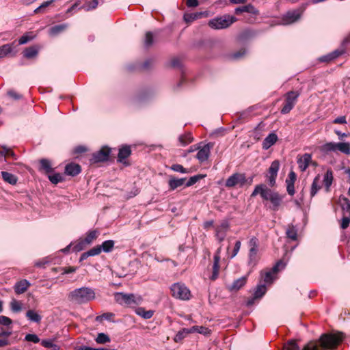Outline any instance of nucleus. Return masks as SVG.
I'll return each mask as SVG.
<instances>
[{"mask_svg":"<svg viewBox=\"0 0 350 350\" xmlns=\"http://www.w3.org/2000/svg\"><path fill=\"white\" fill-rule=\"evenodd\" d=\"M54 2V0H50L47 1L43 2L39 7H38L35 10L34 13L37 14L42 11L43 9L49 6L52 3Z\"/></svg>","mask_w":350,"mask_h":350,"instance_id":"nucleus-49","label":"nucleus"},{"mask_svg":"<svg viewBox=\"0 0 350 350\" xmlns=\"http://www.w3.org/2000/svg\"><path fill=\"white\" fill-rule=\"evenodd\" d=\"M333 176H324L323 180H322V185L323 184L325 187L326 191H329V188L332 184Z\"/></svg>","mask_w":350,"mask_h":350,"instance_id":"nucleus-51","label":"nucleus"},{"mask_svg":"<svg viewBox=\"0 0 350 350\" xmlns=\"http://www.w3.org/2000/svg\"><path fill=\"white\" fill-rule=\"evenodd\" d=\"M186 334V329H183V330L180 331L176 334V335L174 337V341L178 342H180L181 340H183L187 335Z\"/></svg>","mask_w":350,"mask_h":350,"instance_id":"nucleus-53","label":"nucleus"},{"mask_svg":"<svg viewBox=\"0 0 350 350\" xmlns=\"http://www.w3.org/2000/svg\"><path fill=\"white\" fill-rule=\"evenodd\" d=\"M109 337L104 333L98 334L96 338V342L98 344H105L109 342Z\"/></svg>","mask_w":350,"mask_h":350,"instance_id":"nucleus-41","label":"nucleus"},{"mask_svg":"<svg viewBox=\"0 0 350 350\" xmlns=\"http://www.w3.org/2000/svg\"><path fill=\"white\" fill-rule=\"evenodd\" d=\"M221 252V247H219L217 251L215 252L213 257V271L212 275L210 277V279L211 280H215L218 276L219 273V262H220V254Z\"/></svg>","mask_w":350,"mask_h":350,"instance_id":"nucleus-14","label":"nucleus"},{"mask_svg":"<svg viewBox=\"0 0 350 350\" xmlns=\"http://www.w3.org/2000/svg\"><path fill=\"white\" fill-rule=\"evenodd\" d=\"M284 350H299V347L294 340L288 341L284 347Z\"/></svg>","mask_w":350,"mask_h":350,"instance_id":"nucleus-47","label":"nucleus"},{"mask_svg":"<svg viewBox=\"0 0 350 350\" xmlns=\"http://www.w3.org/2000/svg\"><path fill=\"white\" fill-rule=\"evenodd\" d=\"M101 252V247H99V245H97L90 250H88L86 252H84L81 254L80 257V261H83L88 258L89 256H94L98 255Z\"/></svg>","mask_w":350,"mask_h":350,"instance_id":"nucleus-27","label":"nucleus"},{"mask_svg":"<svg viewBox=\"0 0 350 350\" xmlns=\"http://www.w3.org/2000/svg\"><path fill=\"white\" fill-rule=\"evenodd\" d=\"M349 221H350V220L349 218H347V217L342 218V222H341V228L342 229H346L349 225Z\"/></svg>","mask_w":350,"mask_h":350,"instance_id":"nucleus-64","label":"nucleus"},{"mask_svg":"<svg viewBox=\"0 0 350 350\" xmlns=\"http://www.w3.org/2000/svg\"><path fill=\"white\" fill-rule=\"evenodd\" d=\"M40 48L38 46H32L26 48L23 51V55L27 59L36 57L38 54Z\"/></svg>","mask_w":350,"mask_h":350,"instance_id":"nucleus-26","label":"nucleus"},{"mask_svg":"<svg viewBox=\"0 0 350 350\" xmlns=\"http://www.w3.org/2000/svg\"><path fill=\"white\" fill-rule=\"evenodd\" d=\"M249 246L250 247V250L258 249V240L256 237H253L250 239L249 241Z\"/></svg>","mask_w":350,"mask_h":350,"instance_id":"nucleus-55","label":"nucleus"},{"mask_svg":"<svg viewBox=\"0 0 350 350\" xmlns=\"http://www.w3.org/2000/svg\"><path fill=\"white\" fill-rule=\"evenodd\" d=\"M237 21L234 16L224 15L221 17L215 18L208 22L210 27L214 29H221L228 27Z\"/></svg>","mask_w":350,"mask_h":350,"instance_id":"nucleus-5","label":"nucleus"},{"mask_svg":"<svg viewBox=\"0 0 350 350\" xmlns=\"http://www.w3.org/2000/svg\"><path fill=\"white\" fill-rule=\"evenodd\" d=\"M193 140V138L191 133H185V134L180 135L178 137L179 143L183 146L188 145L191 143Z\"/></svg>","mask_w":350,"mask_h":350,"instance_id":"nucleus-31","label":"nucleus"},{"mask_svg":"<svg viewBox=\"0 0 350 350\" xmlns=\"http://www.w3.org/2000/svg\"><path fill=\"white\" fill-rule=\"evenodd\" d=\"M344 338L345 334L340 332L323 334L319 340L308 342L303 350H334Z\"/></svg>","mask_w":350,"mask_h":350,"instance_id":"nucleus-1","label":"nucleus"},{"mask_svg":"<svg viewBox=\"0 0 350 350\" xmlns=\"http://www.w3.org/2000/svg\"><path fill=\"white\" fill-rule=\"evenodd\" d=\"M2 178L5 183L11 185H15L17 182L16 176H2Z\"/></svg>","mask_w":350,"mask_h":350,"instance_id":"nucleus-57","label":"nucleus"},{"mask_svg":"<svg viewBox=\"0 0 350 350\" xmlns=\"http://www.w3.org/2000/svg\"><path fill=\"white\" fill-rule=\"evenodd\" d=\"M228 229L229 224L227 221H223L220 225L216 227L215 235L219 242H221L224 240Z\"/></svg>","mask_w":350,"mask_h":350,"instance_id":"nucleus-16","label":"nucleus"},{"mask_svg":"<svg viewBox=\"0 0 350 350\" xmlns=\"http://www.w3.org/2000/svg\"><path fill=\"white\" fill-rule=\"evenodd\" d=\"M267 292V287L265 284L258 285L255 289L254 299H260Z\"/></svg>","mask_w":350,"mask_h":350,"instance_id":"nucleus-35","label":"nucleus"},{"mask_svg":"<svg viewBox=\"0 0 350 350\" xmlns=\"http://www.w3.org/2000/svg\"><path fill=\"white\" fill-rule=\"evenodd\" d=\"M297 163L301 172H304L310 166H316L317 163L312 159V155L309 153L298 154L297 157Z\"/></svg>","mask_w":350,"mask_h":350,"instance_id":"nucleus-10","label":"nucleus"},{"mask_svg":"<svg viewBox=\"0 0 350 350\" xmlns=\"http://www.w3.org/2000/svg\"><path fill=\"white\" fill-rule=\"evenodd\" d=\"M258 194H260L264 200L270 202L271 204V208L273 211L278 210L284 198V196L271 190L265 185H258L256 186L252 193V196L254 197Z\"/></svg>","mask_w":350,"mask_h":350,"instance_id":"nucleus-2","label":"nucleus"},{"mask_svg":"<svg viewBox=\"0 0 350 350\" xmlns=\"http://www.w3.org/2000/svg\"><path fill=\"white\" fill-rule=\"evenodd\" d=\"M12 323V320L5 317V316H0V324L3 325H9Z\"/></svg>","mask_w":350,"mask_h":350,"instance_id":"nucleus-60","label":"nucleus"},{"mask_svg":"<svg viewBox=\"0 0 350 350\" xmlns=\"http://www.w3.org/2000/svg\"><path fill=\"white\" fill-rule=\"evenodd\" d=\"M101 3L103 2V0H100ZM99 4V0H92L86 3V5L83 7V8L86 11H90L91 10L95 9L98 5Z\"/></svg>","mask_w":350,"mask_h":350,"instance_id":"nucleus-40","label":"nucleus"},{"mask_svg":"<svg viewBox=\"0 0 350 350\" xmlns=\"http://www.w3.org/2000/svg\"><path fill=\"white\" fill-rule=\"evenodd\" d=\"M247 281V277L243 276L235 280L232 284L228 286V289L230 291H237L245 285Z\"/></svg>","mask_w":350,"mask_h":350,"instance_id":"nucleus-20","label":"nucleus"},{"mask_svg":"<svg viewBox=\"0 0 350 350\" xmlns=\"http://www.w3.org/2000/svg\"><path fill=\"white\" fill-rule=\"evenodd\" d=\"M41 345L46 348H51L54 343L51 340H42Z\"/></svg>","mask_w":350,"mask_h":350,"instance_id":"nucleus-61","label":"nucleus"},{"mask_svg":"<svg viewBox=\"0 0 350 350\" xmlns=\"http://www.w3.org/2000/svg\"><path fill=\"white\" fill-rule=\"evenodd\" d=\"M33 36H30L28 33L23 35L18 40V44H24L33 39Z\"/></svg>","mask_w":350,"mask_h":350,"instance_id":"nucleus-48","label":"nucleus"},{"mask_svg":"<svg viewBox=\"0 0 350 350\" xmlns=\"http://www.w3.org/2000/svg\"><path fill=\"white\" fill-rule=\"evenodd\" d=\"M26 317L29 320L36 323H39L42 319L41 316L33 310H28Z\"/></svg>","mask_w":350,"mask_h":350,"instance_id":"nucleus-34","label":"nucleus"},{"mask_svg":"<svg viewBox=\"0 0 350 350\" xmlns=\"http://www.w3.org/2000/svg\"><path fill=\"white\" fill-rule=\"evenodd\" d=\"M135 313L144 319H149L153 316L154 311L152 310H146L144 308L139 307L135 309Z\"/></svg>","mask_w":350,"mask_h":350,"instance_id":"nucleus-29","label":"nucleus"},{"mask_svg":"<svg viewBox=\"0 0 350 350\" xmlns=\"http://www.w3.org/2000/svg\"><path fill=\"white\" fill-rule=\"evenodd\" d=\"M203 176H191L190 179L186 182L185 178L175 179L172 178L170 180V186L172 189H176L180 186L185 185L186 187H189L193 184H195L199 179V178H202Z\"/></svg>","mask_w":350,"mask_h":350,"instance_id":"nucleus-12","label":"nucleus"},{"mask_svg":"<svg viewBox=\"0 0 350 350\" xmlns=\"http://www.w3.org/2000/svg\"><path fill=\"white\" fill-rule=\"evenodd\" d=\"M31 283L26 279L18 281L14 286V290L16 294L21 295L25 293L30 287Z\"/></svg>","mask_w":350,"mask_h":350,"instance_id":"nucleus-18","label":"nucleus"},{"mask_svg":"<svg viewBox=\"0 0 350 350\" xmlns=\"http://www.w3.org/2000/svg\"><path fill=\"white\" fill-rule=\"evenodd\" d=\"M67 27L68 24L66 23L57 25L50 28L49 33L51 36H56L62 32L64 31Z\"/></svg>","mask_w":350,"mask_h":350,"instance_id":"nucleus-25","label":"nucleus"},{"mask_svg":"<svg viewBox=\"0 0 350 350\" xmlns=\"http://www.w3.org/2000/svg\"><path fill=\"white\" fill-rule=\"evenodd\" d=\"M40 170H42V172H44L46 174H50L53 172V170L49 160L42 159L40 161Z\"/></svg>","mask_w":350,"mask_h":350,"instance_id":"nucleus-30","label":"nucleus"},{"mask_svg":"<svg viewBox=\"0 0 350 350\" xmlns=\"http://www.w3.org/2000/svg\"><path fill=\"white\" fill-rule=\"evenodd\" d=\"M198 150L196 158L201 163L206 161L210 155L211 145L209 144H205Z\"/></svg>","mask_w":350,"mask_h":350,"instance_id":"nucleus-17","label":"nucleus"},{"mask_svg":"<svg viewBox=\"0 0 350 350\" xmlns=\"http://www.w3.org/2000/svg\"><path fill=\"white\" fill-rule=\"evenodd\" d=\"M51 183L57 185L64 180V176H48Z\"/></svg>","mask_w":350,"mask_h":350,"instance_id":"nucleus-58","label":"nucleus"},{"mask_svg":"<svg viewBox=\"0 0 350 350\" xmlns=\"http://www.w3.org/2000/svg\"><path fill=\"white\" fill-rule=\"evenodd\" d=\"M0 155L4 158L12 157L14 159H16L14 152L5 146H2V150H0Z\"/></svg>","mask_w":350,"mask_h":350,"instance_id":"nucleus-37","label":"nucleus"},{"mask_svg":"<svg viewBox=\"0 0 350 350\" xmlns=\"http://www.w3.org/2000/svg\"><path fill=\"white\" fill-rule=\"evenodd\" d=\"M10 305L14 312H18L22 310V303L16 299H12Z\"/></svg>","mask_w":350,"mask_h":350,"instance_id":"nucleus-39","label":"nucleus"},{"mask_svg":"<svg viewBox=\"0 0 350 350\" xmlns=\"http://www.w3.org/2000/svg\"><path fill=\"white\" fill-rule=\"evenodd\" d=\"M345 53V49L344 46L342 45L340 49H337L335 51H332V53H330L326 55L322 56L320 58V60L321 62H329L331 60H333V59L338 57L339 56L342 55Z\"/></svg>","mask_w":350,"mask_h":350,"instance_id":"nucleus-19","label":"nucleus"},{"mask_svg":"<svg viewBox=\"0 0 350 350\" xmlns=\"http://www.w3.org/2000/svg\"><path fill=\"white\" fill-rule=\"evenodd\" d=\"M172 297L181 300H189L191 298V291L183 283L177 282L170 287Z\"/></svg>","mask_w":350,"mask_h":350,"instance_id":"nucleus-6","label":"nucleus"},{"mask_svg":"<svg viewBox=\"0 0 350 350\" xmlns=\"http://www.w3.org/2000/svg\"><path fill=\"white\" fill-rule=\"evenodd\" d=\"M296 181V176H289L286 180V190L290 196H293L295 193V183Z\"/></svg>","mask_w":350,"mask_h":350,"instance_id":"nucleus-28","label":"nucleus"},{"mask_svg":"<svg viewBox=\"0 0 350 350\" xmlns=\"http://www.w3.org/2000/svg\"><path fill=\"white\" fill-rule=\"evenodd\" d=\"M101 247V251L105 252H109L112 250L114 247V241L112 240H107L104 241L102 245H99Z\"/></svg>","mask_w":350,"mask_h":350,"instance_id":"nucleus-36","label":"nucleus"},{"mask_svg":"<svg viewBox=\"0 0 350 350\" xmlns=\"http://www.w3.org/2000/svg\"><path fill=\"white\" fill-rule=\"evenodd\" d=\"M299 96L298 92L291 91L286 94L285 102L281 110L282 113L286 114L289 113L294 107L297 99Z\"/></svg>","mask_w":350,"mask_h":350,"instance_id":"nucleus-8","label":"nucleus"},{"mask_svg":"<svg viewBox=\"0 0 350 350\" xmlns=\"http://www.w3.org/2000/svg\"><path fill=\"white\" fill-rule=\"evenodd\" d=\"M241 243L240 241H237L236 243H235V245H234V249H233V252H232V254L231 255V258H234L235 256H237V254H238L240 248H241Z\"/></svg>","mask_w":350,"mask_h":350,"instance_id":"nucleus-59","label":"nucleus"},{"mask_svg":"<svg viewBox=\"0 0 350 350\" xmlns=\"http://www.w3.org/2000/svg\"><path fill=\"white\" fill-rule=\"evenodd\" d=\"M96 297L94 291L89 287H81L70 291L68 294V299L75 304H83L88 303Z\"/></svg>","mask_w":350,"mask_h":350,"instance_id":"nucleus-3","label":"nucleus"},{"mask_svg":"<svg viewBox=\"0 0 350 350\" xmlns=\"http://www.w3.org/2000/svg\"><path fill=\"white\" fill-rule=\"evenodd\" d=\"M111 150V148L108 146H103L98 151L92 154L90 159L91 163H98L108 161Z\"/></svg>","mask_w":350,"mask_h":350,"instance_id":"nucleus-11","label":"nucleus"},{"mask_svg":"<svg viewBox=\"0 0 350 350\" xmlns=\"http://www.w3.org/2000/svg\"><path fill=\"white\" fill-rule=\"evenodd\" d=\"M279 169L280 162L278 160H275L271 163L269 168V173L270 175H277Z\"/></svg>","mask_w":350,"mask_h":350,"instance_id":"nucleus-38","label":"nucleus"},{"mask_svg":"<svg viewBox=\"0 0 350 350\" xmlns=\"http://www.w3.org/2000/svg\"><path fill=\"white\" fill-rule=\"evenodd\" d=\"M234 12L237 14H239L242 12H247L254 15H257L258 14V10L252 4H247L246 5L237 8Z\"/></svg>","mask_w":350,"mask_h":350,"instance_id":"nucleus-22","label":"nucleus"},{"mask_svg":"<svg viewBox=\"0 0 350 350\" xmlns=\"http://www.w3.org/2000/svg\"><path fill=\"white\" fill-rule=\"evenodd\" d=\"M322 180H320L319 176H316L312 185L310 194L314 196L317 191L321 188Z\"/></svg>","mask_w":350,"mask_h":350,"instance_id":"nucleus-33","label":"nucleus"},{"mask_svg":"<svg viewBox=\"0 0 350 350\" xmlns=\"http://www.w3.org/2000/svg\"><path fill=\"white\" fill-rule=\"evenodd\" d=\"M171 169L176 172H179L182 174H188L190 173V171L187 169L183 167V165L180 164H174L171 166Z\"/></svg>","mask_w":350,"mask_h":350,"instance_id":"nucleus-44","label":"nucleus"},{"mask_svg":"<svg viewBox=\"0 0 350 350\" xmlns=\"http://www.w3.org/2000/svg\"><path fill=\"white\" fill-rule=\"evenodd\" d=\"M116 302L121 305H126L129 307H133L139 305L142 302L141 297H136L133 294H125L123 293H117L114 295Z\"/></svg>","mask_w":350,"mask_h":350,"instance_id":"nucleus-4","label":"nucleus"},{"mask_svg":"<svg viewBox=\"0 0 350 350\" xmlns=\"http://www.w3.org/2000/svg\"><path fill=\"white\" fill-rule=\"evenodd\" d=\"M286 264L282 260H279L275 265L269 271H266L265 273H261L262 278L265 283L271 284L275 278V275L280 270L283 269Z\"/></svg>","mask_w":350,"mask_h":350,"instance_id":"nucleus-9","label":"nucleus"},{"mask_svg":"<svg viewBox=\"0 0 350 350\" xmlns=\"http://www.w3.org/2000/svg\"><path fill=\"white\" fill-rule=\"evenodd\" d=\"M321 150L323 152H336L340 151L342 153L350 154V143L349 142H327L322 146Z\"/></svg>","mask_w":350,"mask_h":350,"instance_id":"nucleus-7","label":"nucleus"},{"mask_svg":"<svg viewBox=\"0 0 350 350\" xmlns=\"http://www.w3.org/2000/svg\"><path fill=\"white\" fill-rule=\"evenodd\" d=\"M131 154V147L127 145L122 146L119 148L117 161L124 166H128L129 165L128 158Z\"/></svg>","mask_w":350,"mask_h":350,"instance_id":"nucleus-13","label":"nucleus"},{"mask_svg":"<svg viewBox=\"0 0 350 350\" xmlns=\"http://www.w3.org/2000/svg\"><path fill=\"white\" fill-rule=\"evenodd\" d=\"M0 49H1V51L2 52L3 57L10 54L13 51L12 44H4L2 46H1Z\"/></svg>","mask_w":350,"mask_h":350,"instance_id":"nucleus-46","label":"nucleus"},{"mask_svg":"<svg viewBox=\"0 0 350 350\" xmlns=\"http://www.w3.org/2000/svg\"><path fill=\"white\" fill-rule=\"evenodd\" d=\"M247 53V51L245 49H241L238 52L234 53L232 55V58L234 59H240L241 57H243Z\"/></svg>","mask_w":350,"mask_h":350,"instance_id":"nucleus-56","label":"nucleus"},{"mask_svg":"<svg viewBox=\"0 0 350 350\" xmlns=\"http://www.w3.org/2000/svg\"><path fill=\"white\" fill-rule=\"evenodd\" d=\"M81 172V166L79 164L71 163L65 167L66 175H78Z\"/></svg>","mask_w":350,"mask_h":350,"instance_id":"nucleus-23","label":"nucleus"},{"mask_svg":"<svg viewBox=\"0 0 350 350\" xmlns=\"http://www.w3.org/2000/svg\"><path fill=\"white\" fill-rule=\"evenodd\" d=\"M25 340L32 342L33 343H38L40 342L38 336L33 334H28L25 336Z\"/></svg>","mask_w":350,"mask_h":350,"instance_id":"nucleus-50","label":"nucleus"},{"mask_svg":"<svg viewBox=\"0 0 350 350\" xmlns=\"http://www.w3.org/2000/svg\"><path fill=\"white\" fill-rule=\"evenodd\" d=\"M144 43L146 46H150L153 43V35L151 32L146 33Z\"/></svg>","mask_w":350,"mask_h":350,"instance_id":"nucleus-52","label":"nucleus"},{"mask_svg":"<svg viewBox=\"0 0 350 350\" xmlns=\"http://www.w3.org/2000/svg\"><path fill=\"white\" fill-rule=\"evenodd\" d=\"M258 249L250 250L249 252V262L250 264L255 265L258 260Z\"/></svg>","mask_w":350,"mask_h":350,"instance_id":"nucleus-42","label":"nucleus"},{"mask_svg":"<svg viewBox=\"0 0 350 350\" xmlns=\"http://www.w3.org/2000/svg\"><path fill=\"white\" fill-rule=\"evenodd\" d=\"M99 235V232L97 230H92L87 233L86 237L83 239L86 245H90L94 241H95Z\"/></svg>","mask_w":350,"mask_h":350,"instance_id":"nucleus-32","label":"nucleus"},{"mask_svg":"<svg viewBox=\"0 0 350 350\" xmlns=\"http://www.w3.org/2000/svg\"><path fill=\"white\" fill-rule=\"evenodd\" d=\"M202 14H185L184 19L187 23L191 22L198 18L200 15Z\"/></svg>","mask_w":350,"mask_h":350,"instance_id":"nucleus-54","label":"nucleus"},{"mask_svg":"<svg viewBox=\"0 0 350 350\" xmlns=\"http://www.w3.org/2000/svg\"><path fill=\"white\" fill-rule=\"evenodd\" d=\"M286 235L289 239L295 241L297 235L295 228L294 226H289L286 230Z\"/></svg>","mask_w":350,"mask_h":350,"instance_id":"nucleus-45","label":"nucleus"},{"mask_svg":"<svg viewBox=\"0 0 350 350\" xmlns=\"http://www.w3.org/2000/svg\"><path fill=\"white\" fill-rule=\"evenodd\" d=\"M278 140V136L274 133H270L263 141L262 148L265 150L269 149L273 146Z\"/></svg>","mask_w":350,"mask_h":350,"instance_id":"nucleus-24","label":"nucleus"},{"mask_svg":"<svg viewBox=\"0 0 350 350\" xmlns=\"http://www.w3.org/2000/svg\"><path fill=\"white\" fill-rule=\"evenodd\" d=\"M198 328L199 329L197 332H198L200 334H202L204 335H207V334H209L211 332V330L207 327H205L203 326H198Z\"/></svg>","mask_w":350,"mask_h":350,"instance_id":"nucleus-62","label":"nucleus"},{"mask_svg":"<svg viewBox=\"0 0 350 350\" xmlns=\"http://www.w3.org/2000/svg\"><path fill=\"white\" fill-rule=\"evenodd\" d=\"M245 176H230L226 182V187H232L236 185L243 186L245 183Z\"/></svg>","mask_w":350,"mask_h":350,"instance_id":"nucleus-21","label":"nucleus"},{"mask_svg":"<svg viewBox=\"0 0 350 350\" xmlns=\"http://www.w3.org/2000/svg\"><path fill=\"white\" fill-rule=\"evenodd\" d=\"M301 12L299 10H293L287 12L282 18V25H287L292 24L300 18Z\"/></svg>","mask_w":350,"mask_h":350,"instance_id":"nucleus-15","label":"nucleus"},{"mask_svg":"<svg viewBox=\"0 0 350 350\" xmlns=\"http://www.w3.org/2000/svg\"><path fill=\"white\" fill-rule=\"evenodd\" d=\"M333 122L334 124H346V118L345 116H339L334 119Z\"/></svg>","mask_w":350,"mask_h":350,"instance_id":"nucleus-63","label":"nucleus"},{"mask_svg":"<svg viewBox=\"0 0 350 350\" xmlns=\"http://www.w3.org/2000/svg\"><path fill=\"white\" fill-rule=\"evenodd\" d=\"M87 246H88V245H86V243H85V241H83V239H81L79 240V241L74 245L72 250H73V251L77 252L83 250Z\"/></svg>","mask_w":350,"mask_h":350,"instance_id":"nucleus-43","label":"nucleus"}]
</instances>
